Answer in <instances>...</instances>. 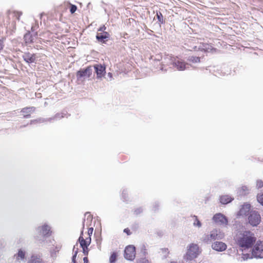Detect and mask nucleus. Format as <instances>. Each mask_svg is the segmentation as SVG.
<instances>
[{
  "mask_svg": "<svg viewBox=\"0 0 263 263\" xmlns=\"http://www.w3.org/2000/svg\"><path fill=\"white\" fill-rule=\"evenodd\" d=\"M256 240L254 234L250 231L240 233L236 235L235 238L236 244L244 250L251 248Z\"/></svg>",
  "mask_w": 263,
  "mask_h": 263,
  "instance_id": "nucleus-1",
  "label": "nucleus"
},
{
  "mask_svg": "<svg viewBox=\"0 0 263 263\" xmlns=\"http://www.w3.org/2000/svg\"><path fill=\"white\" fill-rule=\"evenodd\" d=\"M83 221H85V220H83ZM84 222L83 223L82 230L81 231L78 241L82 249L83 254L85 255H88L89 252L88 247L91 242V236L93 231V228L92 227L89 228L87 232L85 233H84Z\"/></svg>",
  "mask_w": 263,
  "mask_h": 263,
  "instance_id": "nucleus-2",
  "label": "nucleus"
},
{
  "mask_svg": "<svg viewBox=\"0 0 263 263\" xmlns=\"http://www.w3.org/2000/svg\"><path fill=\"white\" fill-rule=\"evenodd\" d=\"M200 251L197 244L191 243L187 247L186 252L184 255V259L186 261H191L199 255Z\"/></svg>",
  "mask_w": 263,
  "mask_h": 263,
  "instance_id": "nucleus-3",
  "label": "nucleus"
},
{
  "mask_svg": "<svg viewBox=\"0 0 263 263\" xmlns=\"http://www.w3.org/2000/svg\"><path fill=\"white\" fill-rule=\"evenodd\" d=\"M106 27L103 25L100 27L98 30V32L96 35V39L97 40L103 43H105V39H107L109 37V34L105 31Z\"/></svg>",
  "mask_w": 263,
  "mask_h": 263,
  "instance_id": "nucleus-4",
  "label": "nucleus"
},
{
  "mask_svg": "<svg viewBox=\"0 0 263 263\" xmlns=\"http://www.w3.org/2000/svg\"><path fill=\"white\" fill-rule=\"evenodd\" d=\"M249 223L253 227L258 226L261 221V217L258 212H251L248 217Z\"/></svg>",
  "mask_w": 263,
  "mask_h": 263,
  "instance_id": "nucleus-5",
  "label": "nucleus"
},
{
  "mask_svg": "<svg viewBox=\"0 0 263 263\" xmlns=\"http://www.w3.org/2000/svg\"><path fill=\"white\" fill-rule=\"evenodd\" d=\"M252 254L256 258H263V242L258 241L254 246Z\"/></svg>",
  "mask_w": 263,
  "mask_h": 263,
  "instance_id": "nucleus-6",
  "label": "nucleus"
},
{
  "mask_svg": "<svg viewBox=\"0 0 263 263\" xmlns=\"http://www.w3.org/2000/svg\"><path fill=\"white\" fill-rule=\"evenodd\" d=\"M136 256L135 247L129 245L126 247L124 250V257L126 259L130 260L134 259Z\"/></svg>",
  "mask_w": 263,
  "mask_h": 263,
  "instance_id": "nucleus-7",
  "label": "nucleus"
},
{
  "mask_svg": "<svg viewBox=\"0 0 263 263\" xmlns=\"http://www.w3.org/2000/svg\"><path fill=\"white\" fill-rule=\"evenodd\" d=\"M213 220L216 223L220 225L227 226L228 220L227 217L221 213H217L213 217Z\"/></svg>",
  "mask_w": 263,
  "mask_h": 263,
  "instance_id": "nucleus-8",
  "label": "nucleus"
},
{
  "mask_svg": "<svg viewBox=\"0 0 263 263\" xmlns=\"http://www.w3.org/2000/svg\"><path fill=\"white\" fill-rule=\"evenodd\" d=\"M222 236H220V234L218 233V231L216 229L212 230L210 235H207L203 238V241L207 242L209 241H211L212 240H215L216 239H221Z\"/></svg>",
  "mask_w": 263,
  "mask_h": 263,
  "instance_id": "nucleus-9",
  "label": "nucleus"
},
{
  "mask_svg": "<svg viewBox=\"0 0 263 263\" xmlns=\"http://www.w3.org/2000/svg\"><path fill=\"white\" fill-rule=\"evenodd\" d=\"M92 73V69L91 67H87L85 69L79 70L77 72V77L78 78H89Z\"/></svg>",
  "mask_w": 263,
  "mask_h": 263,
  "instance_id": "nucleus-10",
  "label": "nucleus"
},
{
  "mask_svg": "<svg viewBox=\"0 0 263 263\" xmlns=\"http://www.w3.org/2000/svg\"><path fill=\"white\" fill-rule=\"evenodd\" d=\"M39 233L43 236H49L51 234V231L49 226L44 224L37 228Z\"/></svg>",
  "mask_w": 263,
  "mask_h": 263,
  "instance_id": "nucleus-11",
  "label": "nucleus"
},
{
  "mask_svg": "<svg viewBox=\"0 0 263 263\" xmlns=\"http://www.w3.org/2000/svg\"><path fill=\"white\" fill-rule=\"evenodd\" d=\"M212 249L217 251H223L227 249V245L222 242L216 241L212 245Z\"/></svg>",
  "mask_w": 263,
  "mask_h": 263,
  "instance_id": "nucleus-12",
  "label": "nucleus"
},
{
  "mask_svg": "<svg viewBox=\"0 0 263 263\" xmlns=\"http://www.w3.org/2000/svg\"><path fill=\"white\" fill-rule=\"evenodd\" d=\"M24 60L27 63H32L35 62L36 55L35 54L31 53L29 52H25L23 55Z\"/></svg>",
  "mask_w": 263,
  "mask_h": 263,
  "instance_id": "nucleus-13",
  "label": "nucleus"
},
{
  "mask_svg": "<svg viewBox=\"0 0 263 263\" xmlns=\"http://www.w3.org/2000/svg\"><path fill=\"white\" fill-rule=\"evenodd\" d=\"M96 72L98 78H101L105 74V67L101 65H97L95 66Z\"/></svg>",
  "mask_w": 263,
  "mask_h": 263,
  "instance_id": "nucleus-14",
  "label": "nucleus"
},
{
  "mask_svg": "<svg viewBox=\"0 0 263 263\" xmlns=\"http://www.w3.org/2000/svg\"><path fill=\"white\" fill-rule=\"evenodd\" d=\"M185 63L183 61L177 60L173 63V65L177 68L179 70H184L186 68Z\"/></svg>",
  "mask_w": 263,
  "mask_h": 263,
  "instance_id": "nucleus-15",
  "label": "nucleus"
},
{
  "mask_svg": "<svg viewBox=\"0 0 263 263\" xmlns=\"http://www.w3.org/2000/svg\"><path fill=\"white\" fill-rule=\"evenodd\" d=\"M27 263H45L43 259L39 256L32 255Z\"/></svg>",
  "mask_w": 263,
  "mask_h": 263,
  "instance_id": "nucleus-16",
  "label": "nucleus"
},
{
  "mask_svg": "<svg viewBox=\"0 0 263 263\" xmlns=\"http://www.w3.org/2000/svg\"><path fill=\"white\" fill-rule=\"evenodd\" d=\"M35 110V108L33 107H26L22 109V112L23 113L25 117H30V114L33 112Z\"/></svg>",
  "mask_w": 263,
  "mask_h": 263,
  "instance_id": "nucleus-17",
  "label": "nucleus"
},
{
  "mask_svg": "<svg viewBox=\"0 0 263 263\" xmlns=\"http://www.w3.org/2000/svg\"><path fill=\"white\" fill-rule=\"evenodd\" d=\"M232 200V198L229 195H223L220 198V201L222 204H227L230 203Z\"/></svg>",
  "mask_w": 263,
  "mask_h": 263,
  "instance_id": "nucleus-18",
  "label": "nucleus"
},
{
  "mask_svg": "<svg viewBox=\"0 0 263 263\" xmlns=\"http://www.w3.org/2000/svg\"><path fill=\"white\" fill-rule=\"evenodd\" d=\"M250 209V204L243 205L239 211L240 214L246 215L247 213L249 211Z\"/></svg>",
  "mask_w": 263,
  "mask_h": 263,
  "instance_id": "nucleus-19",
  "label": "nucleus"
},
{
  "mask_svg": "<svg viewBox=\"0 0 263 263\" xmlns=\"http://www.w3.org/2000/svg\"><path fill=\"white\" fill-rule=\"evenodd\" d=\"M26 255V252L20 249L18 250V253L15 255L16 257V259L17 260H23L25 258Z\"/></svg>",
  "mask_w": 263,
  "mask_h": 263,
  "instance_id": "nucleus-20",
  "label": "nucleus"
},
{
  "mask_svg": "<svg viewBox=\"0 0 263 263\" xmlns=\"http://www.w3.org/2000/svg\"><path fill=\"white\" fill-rule=\"evenodd\" d=\"M117 257H118V253L116 252H114L112 253H111L110 257H109V262L110 263H114L117 259Z\"/></svg>",
  "mask_w": 263,
  "mask_h": 263,
  "instance_id": "nucleus-21",
  "label": "nucleus"
},
{
  "mask_svg": "<svg viewBox=\"0 0 263 263\" xmlns=\"http://www.w3.org/2000/svg\"><path fill=\"white\" fill-rule=\"evenodd\" d=\"M188 61L192 63H199L200 58L198 57L192 56L189 58Z\"/></svg>",
  "mask_w": 263,
  "mask_h": 263,
  "instance_id": "nucleus-22",
  "label": "nucleus"
},
{
  "mask_svg": "<svg viewBox=\"0 0 263 263\" xmlns=\"http://www.w3.org/2000/svg\"><path fill=\"white\" fill-rule=\"evenodd\" d=\"M61 249L60 246H56L55 249L51 251V256L52 257H55L57 253H58Z\"/></svg>",
  "mask_w": 263,
  "mask_h": 263,
  "instance_id": "nucleus-23",
  "label": "nucleus"
},
{
  "mask_svg": "<svg viewBox=\"0 0 263 263\" xmlns=\"http://www.w3.org/2000/svg\"><path fill=\"white\" fill-rule=\"evenodd\" d=\"M193 218L194 219V221L193 222V224L194 226H197L198 227H200L201 226V223L200 221L199 220V219L197 218V216H193Z\"/></svg>",
  "mask_w": 263,
  "mask_h": 263,
  "instance_id": "nucleus-24",
  "label": "nucleus"
},
{
  "mask_svg": "<svg viewBox=\"0 0 263 263\" xmlns=\"http://www.w3.org/2000/svg\"><path fill=\"white\" fill-rule=\"evenodd\" d=\"M156 16L157 17V19L158 21L161 23L163 24L164 23L163 17L162 13L161 12L157 13Z\"/></svg>",
  "mask_w": 263,
  "mask_h": 263,
  "instance_id": "nucleus-25",
  "label": "nucleus"
},
{
  "mask_svg": "<svg viewBox=\"0 0 263 263\" xmlns=\"http://www.w3.org/2000/svg\"><path fill=\"white\" fill-rule=\"evenodd\" d=\"M31 36L29 34H26L24 36V39L26 43H30L32 42V40H31Z\"/></svg>",
  "mask_w": 263,
  "mask_h": 263,
  "instance_id": "nucleus-26",
  "label": "nucleus"
},
{
  "mask_svg": "<svg viewBox=\"0 0 263 263\" xmlns=\"http://www.w3.org/2000/svg\"><path fill=\"white\" fill-rule=\"evenodd\" d=\"M137 263H151L150 261L145 257L141 258L137 260Z\"/></svg>",
  "mask_w": 263,
  "mask_h": 263,
  "instance_id": "nucleus-27",
  "label": "nucleus"
},
{
  "mask_svg": "<svg viewBox=\"0 0 263 263\" xmlns=\"http://www.w3.org/2000/svg\"><path fill=\"white\" fill-rule=\"evenodd\" d=\"M77 10V7L76 5L70 4V11L71 13H74Z\"/></svg>",
  "mask_w": 263,
  "mask_h": 263,
  "instance_id": "nucleus-28",
  "label": "nucleus"
},
{
  "mask_svg": "<svg viewBox=\"0 0 263 263\" xmlns=\"http://www.w3.org/2000/svg\"><path fill=\"white\" fill-rule=\"evenodd\" d=\"M263 187V181L261 180H257L256 181V187L260 189Z\"/></svg>",
  "mask_w": 263,
  "mask_h": 263,
  "instance_id": "nucleus-29",
  "label": "nucleus"
},
{
  "mask_svg": "<svg viewBox=\"0 0 263 263\" xmlns=\"http://www.w3.org/2000/svg\"><path fill=\"white\" fill-rule=\"evenodd\" d=\"M4 47V39H0V52L3 49Z\"/></svg>",
  "mask_w": 263,
  "mask_h": 263,
  "instance_id": "nucleus-30",
  "label": "nucleus"
},
{
  "mask_svg": "<svg viewBox=\"0 0 263 263\" xmlns=\"http://www.w3.org/2000/svg\"><path fill=\"white\" fill-rule=\"evenodd\" d=\"M123 232L125 233L127 235H130L132 234V232L129 228H125L124 229Z\"/></svg>",
  "mask_w": 263,
  "mask_h": 263,
  "instance_id": "nucleus-31",
  "label": "nucleus"
},
{
  "mask_svg": "<svg viewBox=\"0 0 263 263\" xmlns=\"http://www.w3.org/2000/svg\"><path fill=\"white\" fill-rule=\"evenodd\" d=\"M77 253H78V251H76L74 253V254L72 256V262L73 263H78L77 261H76V257H77Z\"/></svg>",
  "mask_w": 263,
  "mask_h": 263,
  "instance_id": "nucleus-32",
  "label": "nucleus"
},
{
  "mask_svg": "<svg viewBox=\"0 0 263 263\" xmlns=\"http://www.w3.org/2000/svg\"><path fill=\"white\" fill-rule=\"evenodd\" d=\"M15 17H16V18L19 20H20V17L21 16V15H22V13L21 12H15Z\"/></svg>",
  "mask_w": 263,
  "mask_h": 263,
  "instance_id": "nucleus-33",
  "label": "nucleus"
},
{
  "mask_svg": "<svg viewBox=\"0 0 263 263\" xmlns=\"http://www.w3.org/2000/svg\"><path fill=\"white\" fill-rule=\"evenodd\" d=\"M87 256V255H86ZM84 263H89L88 259L87 256H85L83 258Z\"/></svg>",
  "mask_w": 263,
  "mask_h": 263,
  "instance_id": "nucleus-34",
  "label": "nucleus"
},
{
  "mask_svg": "<svg viewBox=\"0 0 263 263\" xmlns=\"http://www.w3.org/2000/svg\"><path fill=\"white\" fill-rule=\"evenodd\" d=\"M170 263H177L176 261H171Z\"/></svg>",
  "mask_w": 263,
  "mask_h": 263,
  "instance_id": "nucleus-35",
  "label": "nucleus"
}]
</instances>
